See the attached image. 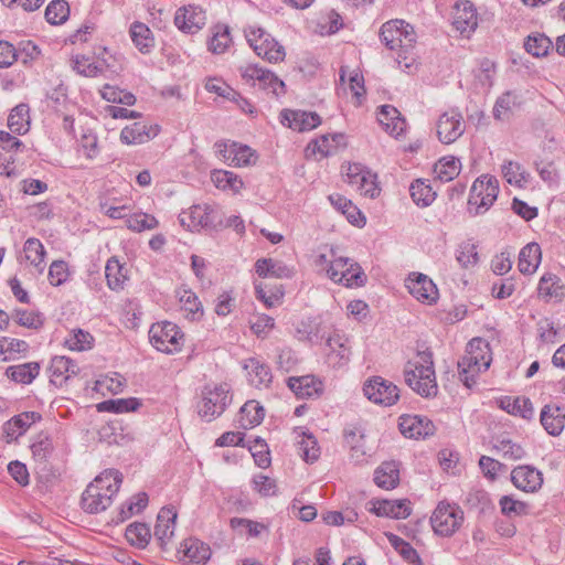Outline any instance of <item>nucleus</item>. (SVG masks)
Returning <instances> with one entry per match:
<instances>
[{
	"mask_svg": "<svg viewBox=\"0 0 565 565\" xmlns=\"http://www.w3.org/2000/svg\"><path fill=\"white\" fill-rule=\"evenodd\" d=\"M454 26L461 33L473 32L478 26V15L473 4L466 0L456 6Z\"/></svg>",
	"mask_w": 565,
	"mask_h": 565,
	"instance_id": "473e14b6",
	"label": "nucleus"
},
{
	"mask_svg": "<svg viewBox=\"0 0 565 565\" xmlns=\"http://www.w3.org/2000/svg\"><path fill=\"white\" fill-rule=\"evenodd\" d=\"M364 396L385 407L394 405L399 398V388L391 381L382 376H373L363 385Z\"/></svg>",
	"mask_w": 565,
	"mask_h": 565,
	"instance_id": "f8f14e48",
	"label": "nucleus"
},
{
	"mask_svg": "<svg viewBox=\"0 0 565 565\" xmlns=\"http://www.w3.org/2000/svg\"><path fill=\"white\" fill-rule=\"evenodd\" d=\"M49 371L50 383L60 387L71 377V374L77 373V365L68 356L56 355L52 358Z\"/></svg>",
	"mask_w": 565,
	"mask_h": 565,
	"instance_id": "c85d7f7f",
	"label": "nucleus"
},
{
	"mask_svg": "<svg viewBox=\"0 0 565 565\" xmlns=\"http://www.w3.org/2000/svg\"><path fill=\"white\" fill-rule=\"evenodd\" d=\"M513 486L526 493H535L543 486V473L531 465H520L511 471Z\"/></svg>",
	"mask_w": 565,
	"mask_h": 565,
	"instance_id": "6ab92c4d",
	"label": "nucleus"
},
{
	"mask_svg": "<svg viewBox=\"0 0 565 565\" xmlns=\"http://www.w3.org/2000/svg\"><path fill=\"white\" fill-rule=\"evenodd\" d=\"M141 405V399L138 397L110 398L98 403L96 408L98 412L124 414L136 412Z\"/></svg>",
	"mask_w": 565,
	"mask_h": 565,
	"instance_id": "de8ad7c7",
	"label": "nucleus"
},
{
	"mask_svg": "<svg viewBox=\"0 0 565 565\" xmlns=\"http://www.w3.org/2000/svg\"><path fill=\"white\" fill-rule=\"evenodd\" d=\"M409 192L412 200L417 206L427 207L436 199V192L431 189L430 184L423 179L415 180L409 186Z\"/></svg>",
	"mask_w": 565,
	"mask_h": 565,
	"instance_id": "5fc2aeb1",
	"label": "nucleus"
},
{
	"mask_svg": "<svg viewBox=\"0 0 565 565\" xmlns=\"http://www.w3.org/2000/svg\"><path fill=\"white\" fill-rule=\"evenodd\" d=\"M540 420L547 434L558 436L565 428V411L558 405L547 404L541 411Z\"/></svg>",
	"mask_w": 565,
	"mask_h": 565,
	"instance_id": "7c9ffc66",
	"label": "nucleus"
},
{
	"mask_svg": "<svg viewBox=\"0 0 565 565\" xmlns=\"http://www.w3.org/2000/svg\"><path fill=\"white\" fill-rule=\"evenodd\" d=\"M232 157L230 166L247 167L256 162L257 153L247 145L232 141Z\"/></svg>",
	"mask_w": 565,
	"mask_h": 565,
	"instance_id": "0e129e2a",
	"label": "nucleus"
},
{
	"mask_svg": "<svg viewBox=\"0 0 565 565\" xmlns=\"http://www.w3.org/2000/svg\"><path fill=\"white\" fill-rule=\"evenodd\" d=\"M461 170V162L455 157H444L435 164V173L441 182L452 181Z\"/></svg>",
	"mask_w": 565,
	"mask_h": 565,
	"instance_id": "052dcab7",
	"label": "nucleus"
},
{
	"mask_svg": "<svg viewBox=\"0 0 565 565\" xmlns=\"http://www.w3.org/2000/svg\"><path fill=\"white\" fill-rule=\"evenodd\" d=\"M149 342L159 352L166 354L179 353L184 345V333L171 321H158L149 329Z\"/></svg>",
	"mask_w": 565,
	"mask_h": 565,
	"instance_id": "423d86ee",
	"label": "nucleus"
},
{
	"mask_svg": "<svg viewBox=\"0 0 565 565\" xmlns=\"http://www.w3.org/2000/svg\"><path fill=\"white\" fill-rule=\"evenodd\" d=\"M380 39L388 50L395 52L398 68L409 71L416 62L414 28L404 20H391L381 26Z\"/></svg>",
	"mask_w": 565,
	"mask_h": 565,
	"instance_id": "f257e3e1",
	"label": "nucleus"
},
{
	"mask_svg": "<svg viewBox=\"0 0 565 565\" xmlns=\"http://www.w3.org/2000/svg\"><path fill=\"white\" fill-rule=\"evenodd\" d=\"M537 292L545 302L559 303L565 299V285L557 275L545 273L539 280Z\"/></svg>",
	"mask_w": 565,
	"mask_h": 565,
	"instance_id": "b1692460",
	"label": "nucleus"
},
{
	"mask_svg": "<svg viewBox=\"0 0 565 565\" xmlns=\"http://www.w3.org/2000/svg\"><path fill=\"white\" fill-rule=\"evenodd\" d=\"M334 282L347 288H361L366 285L367 276L361 265L349 257L348 265H345V268L340 273Z\"/></svg>",
	"mask_w": 565,
	"mask_h": 565,
	"instance_id": "58836bf2",
	"label": "nucleus"
},
{
	"mask_svg": "<svg viewBox=\"0 0 565 565\" xmlns=\"http://www.w3.org/2000/svg\"><path fill=\"white\" fill-rule=\"evenodd\" d=\"M125 537L131 546L138 550H145L150 543L152 533L146 522L136 521L127 526Z\"/></svg>",
	"mask_w": 565,
	"mask_h": 565,
	"instance_id": "a18cd8bd",
	"label": "nucleus"
},
{
	"mask_svg": "<svg viewBox=\"0 0 565 565\" xmlns=\"http://www.w3.org/2000/svg\"><path fill=\"white\" fill-rule=\"evenodd\" d=\"M498 194V179L490 174H483L471 185L468 199L469 209L476 206V215L484 213L495 202Z\"/></svg>",
	"mask_w": 565,
	"mask_h": 565,
	"instance_id": "9b49d317",
	"label": "nucleus"
},
{
	"mask_svg": "<svg viewBox=\"0 0 565 565\" xmlns=\"http://www.w3.org/2000/svg\"><path fill=\"white\" fill-rule=\"evenodd\" d=\"M348 258L349 257L340 254L338 247L331 246L329 259L327 254H320V266L327 263L323 269L326 270L327 277L334 282L340 273L345 268V265H348Z\"/></svg>",
	"mask_w": 565,
	"mask_h": 565,
	"instance_id": "8fccbe9b",
	"label": "nucleus"
},
{
	"mask_svg": "<svg viewBox=\"0 0 565 565\" xmlns=\"http://www.w3.org/2000/svg\"><path fill=\"white\" fill-rule=\"evenodd\" d=\"M159 127L147 125L143 122H134L122 128L120 132V141L124 145H141L154 138L159 134Z\"/></svg>",
	"mask_w": 565,
	"mask_h": 565,
	"instance_id": "a878e982",
	"label": "nucleus"
},
{
	"mask_svg": "<svg viewBox=\"0 0 565 565\" xmlns=\"http://www.w3.org/2000/svg\"><path fill=\"white\" fill-rule=\"evenodd\" d=\"M324 363L332 369H340L350 361L351 347L345 333L341 330H333L324 338V343L320 345Z\"/></svg>",
	"mask_w": 565,
	"mask_h": 565,
	"instance_id": "9d476101",
	"label": "nucleus"
},
{
	"mask_svg": "<svg viewBox=\"0 0 565 565\" xmlns=\"http://www.w3.org/2000/svg\"><path fill=\"white\" fill-rule=\"evenodd\" d=\"M501 171L505 181L516 188H524L530 181V173L516 161H505Z\"/></svg>",
	"mask_w": 565,
	"mask_h": 565,
	"instance_id": "603ef678",
	"label": "nucleus"
},
{
	"mask_svg": "<svg viewBox=\"0 0 565 565\" xmlns=\"http://www.w3.org/2000/svg\"><path fill=\"white\" fill-rule=\"evenodd\" d=\"M211 181L222 191H231L233 194H237L244 188L243 180L233 171L214 169L211 171Z\"/></svg>",
	"mask_w": 565,
	"mask_h": 565,
	"instance_id": "79ce46f5",
	"label": "nucleus"
},
{
	"mask_svg": "<svg viewBox=\"0 0 565 565\" xmlns=\"http://www.w3.org/2000/svg\"><path fill=\"white\" fill-rule=\"evenodd\" d=\"M348 146L347 135L343 132H326L320 135V154L324 157L337 154Z\"/></svg>",
	"mask_w": 565,
	"mask_h": 565,
	"instance_id": "864d4df0",
	"label": "nucleus"
},
{
	"mask_svg": "<svg viewBox=\"0 0 565 565\" xmlns=\"http://www.w3.org/2000/svg\"><path fill=\"white\" fill-rule=\"evenodd\" d=\"M180 558L193 565H204L211 558V547L209 544L196 537L184 539L178 548Z\"/></svg>",
	"mask_w": 565,
	"mask_h": 565,
	"instance_id": "4be33fe9",
	"label": "nucleus"
},
{
	"mask_svg": "<svg viewBox=\"0 0 565 565\" xmlns=\"http://www.w3.org/2000/svg\"><path fill=\"white\" fill-rule=\"evenodd\" d=\"M178 512L173 505H166L160 509L153 530V536L161 551L167 547L174 536Z\"/></svg>",
	"mask_w": 565,
	"mask_h": 565,
	"instance_id": "f3484780",
	"label": "nucleus"
},
{
	"mask_svg": "<svg viewBox=\"0 0 565 565\" xmlns=\"http://www.w3.org/2000/svg\"><path fill=\"white\" fill-rule=\"evenodd\" d=\"M522 105V97L515 90H507L500 95L493 106L492 115L495 120H508Z\"/></svg>",
	"mask_w": 565,
	"mask_h": 565,
	"instance_id": "2f4dec72",
	"label": "nucleus"
},
{
	"mask_svg": "<svg viewBox=\"0 0 565 565\" xmlns=\"http://www.w3.org/2000/svg\"><path fill=\"white\" fill-rule=\"evenodd\" d=\"M297 439V447L300 457L307 463H313L318 460V439L312 431L305 426H297L292 429Z\"/></svg>",
	"mask_w": 565,
	"mask_h": 565,
	"instance_id": "bb28decb",
	"label": "nucleus"
},
{
	"mask_svg": "<svg viewBox=\"0 0 565 565\" xmlns=\"http://www.w3.org/2000/svg\"><path fill=\"white\" fill-rule=\"evenodd\" d=\"M499 406L512 416L523 419H532L534 416V407L530 398L525 396H503L499 399Z\"/></svg>",
	"mask_w": 565,
	"mask_h": 565,
	"instance_id": "72a5a7b5",
	"label": "nucleus"
},
{
	"mask_svg": "<svg viewBox=\"0 0 565 565\" xmlns=\"http://www.w3.org/2000/svg\"><path fill=\"white\" fill-rule=\"evenodd\" d=\"M205 11L198 4L183 6L174 14V25L185 34L198 33L205 25Z\"/></svg>",
	"mask_w": 565,
	"mask_h": 565,
	"instance_id": "dca6fc26",
	"label": "nucleus"
},
{
	"mask_svg": "<svg viewBox=\"0 0 565 565\" xmlns=\"http://www.w3.org/2000/svg\"><path fill=\"white\" fill-rule=\"evenodd\" d=\"M122 475L116 469H107L98 475L83 491L81 508L88 514H98L107 510L117 495Z\"/></svg>",
	"mask_w": 565,
	"mask_h": 565,
	"instance_id": "f03ea898",
	"label": "nucleus"
},
{
	"mask_svg": "<svg viewBox=\"0 0 565 565\" xmlns=\"http://www.w3.org/2000/svg\"><path fill=\"white\" fill-rule=\"evenodd\" d=\"M29 349L30 345L24 340L0 337V360L3 362L15 360L20 354H26Z\"/></svg>",
	"mask_w": 565,
	"mask_h": 565,
	"instance_id": "3c124183",
	"label": "nucleus"
},
{
	"mask_svg": "<svg viewBox=\"0 0 565 565\" xmlns=\"http://www.w3.org/2000/svg\"><path fill=\"white\" fill-rule=\"evenodd\" d=\"M369 511L377 516L391 519H406L412 513L411 502L408 500H372Z\"/></svg>",
	"mask_w": 565,
	"mask_h": 565,
	"instance_id": "5701e85b",
	"label": "nucleus"
},
{
	"mask_svg": "<svg viewBox=\"0 0 565 565\" xmlns=\"http://www.w3.org/2000/svg\"><path fill=\"white\" fill-rule=\"evenodd\" d=\"M463 522V511L457 503L440 501L435 508L430 524L436 535L449 537L454 535Z\"/></svg>",
	"mask_w": 565,
	"mask_h": 565,
	"instance_id": "6e6552de",
	"label": "nucleus"
},
{
	"mask_svg": "<svg viewBox=\"0 0 565 565\" xmlns=\"http://www.w3.org/2000/svg\"><path fill=\"white\" fill-rule=\"evenodd\" d=\"M232 43L230 28L226 24H216L209 40V50L214 54L226 52Z\"/></svg>",
	"mask_w": 565,
	"mask_h": 565,
	"instance_id": "680f3d73",
	"label": "nucleus"
},
{
	"mask_svg": "<svg viewBox=\"0 0 565 565\" xmlns=\"http://www.w3.org/2000/svg\"><path fill=\"white\" fill-rule=\"evenodd\" d=\"M245 447L250 452L257 467L266 469L270 466V451L265 439L258 436L249 437L245 440Z\"/></svg>",
	"mask_w": 565,
	"mask_h": 565,
	"instance_id": "09e8293b",
	"label": "nucleus"
},
{
	"mask_svg": "<svg viewBox=\"0 0 565 565\" xmlns=\"http://www.w3.org/2000/svg\"><path fill=\"white\" fill-rule=\"evenodd\" d=\"M406 288L409 294L424 305H434L439 298V291L435 282L425 274L412 273L406 279Z\"/></svg>",
	"mask_w": 565,
	"mask_h": 565,
	"instance_id": "2eb2a0df",
	"label": "nucleus"
},
{
	"mask_svg": "<svg viewBox=\"0 0 565 565\" xmlns=\"http://www.w3.org/2000/svg\"><path fill=\"white\" fill-rule=\"evenodd\" d=\"M181 309L185 312V318L191 321H199L203 317V306L198 295L189 288L178 291Z\"/></svg>",
	"mask_w": 565,
	"mask_h": 565,
	"instance_id": "37998d69",
	"label": "nucleus"
},
{
	"mask_svg": "<svg viewBox=\"0 0 565 565\" xmlns=\"http://www.w3.org/2000/svg\"><path fill=\"white\" fill-rule=\"evenodd\" d=\"M265 408L256 401H247L237 414V425L242 429L254 428L264 420Z\"/></svg>",
	"mask_w": 565,
	"mask_h": 565,
	"instance_id": "c9c22d12",
	"label": "nucleus"
},
{
	"mask_svg": "<svg viewBox=\"0 0 565 565\" xmlns=\"http://www.w3.org/2000/svg\"><path fill=\"white\" fill-rule=\"evenodd\" d=\"M129 35L135 47L141 54H149L154 49L156 42L154 36L150 28L139 21H135L130 24Z\"/></svg>",
	"mask_w": 565,
	"mask_h": 565,
	"instance_id": "f704fd0d",
	"label": "nucleus"
},
{
	"mask_svg": "<svg viewBox=\"0 0 565 565\" xmlns=\"http://www.w3.org/2000/svg\"><path fill=\"white\" fill-rule=\"evenodd\" d=\"M30 448L33 459L40 463L46 462L54 451L53 440L45 433L36 435Z\"/></svg>",
	"mask_w": 565,
	"mask_h": 565,
	"instance_id": "bf43d9fd",
	"label": "nucleus"
},
{
	"mask_svg": "<svg viewBox=\"0 0 565 565\" xmlns=\"http://www.w3.org/2000/svg\"><path fill=\"white\" fill-rule=\"evenodd\" d=\"M30 108L21 103L14 106L8 117V127L15 135H25L30 130Z\"/></svg>",
	"mask_w": 565,
	"mask_h": 565,
	"instance_id": "49530a36",
	"label": "nucleus"
},
{
	"mask_svg": "<svg viewBox=\"0 0 565 565\" xmlns=\"http://www.w3.org/2000/svg\"><path fill=\"white\" fill-rule=\"evenodd\" d=\"M279 122L292 131H310L318 127V113L284 108L279 113Z\"/></svg>",
	"mask_w": 565,
	"mask_h": 565,
	"instance_id": "a211bd4d",
	"label": "nucleus"
},
{
	"mask_svg": "<svg viewBox=\"0 0 565 565\" xmlns=\"http://www.w3.org/2000/svg\"><path fill=\"white\" fill-rule=\"evenodd\" d=\"M287 385L300 398L318 394L315 375L291 376L288 379Z\"/></svg>",
	"mask_w": 565,
	"mask_h": 565,
	"instance_id": "4d7b16f0",
	"label": "nucleus"
},
{
	"mask_svg": "<svg viewBox=\"0 0 565 565\" xmlns=\"http://www.w3.org/2000/svg\"><path fill=\"white\" fill-rule=\"evenodd\" d=\"M73 70L85 77L94 78L103 74L104 68L102 65L94 62L90 57L85 55H75L72 60Z\"/></svg>",
	"mask_w": 565,
	"mask_h": 565,
	"instance_id": "774afa93",
	"label": "nucleus"
},
{
	"mask_svg": "<svg viewBox=\"0 0 565 565\" xmlns=\"http://www.w3.org/2000/svg\"><path fill=\"white\" fill-rule=\"evenodd\" d=\"M232 403V394L227 384L205 385L198 405L199 416L206 423L218 418Z\"/></svg>",
	"mask_w": 565,
	"mask_h": 565,
	"instance_id": "39448f33",
	"label": "nucleus"
},
{
	"mask_svg": "<svg viewBox=\"0 0 565 565\" xmlns=\"http://www.w3.org/2000/svg\"><path fill=\"white\" fill-rule=\"evenodd\" d=\"M25 258L36 268L43 270L45 248L39 238L30 237L24 242Z\"/></svg>",
	"mask_w": 565,
	"mask_h": 565,
	"instance_id": "338daca9",
	"label": "nucleus"
},
{
	"mask_svg": "<svg viewBox=\"0 0 565 565\" xmlns=\"http://www.w3.org/2000/svg\"><path fill=\"white\" fill-rule=\"evenodd\" d=\"M105 276L108 288L113 291H120L128 280V269L118 257L111 256L106 263Z\"/></svg>",
	"mask_w": 565,
	"mask_h": 565,
	"instance_id": "4c0bfd02",
	"label": "nucleus"
},
{
	"mask_svg": "<svg viewBox=\"0 0 565 565\" xmlns=\"http://www.w3.org/2000/svg\"><path fill=\"white\" fill-rule=\"evenodd\" d=\"M552 46L551 39L543 33L530 34L524 42L525 51L535 57L547 55Z\"/></svg>",
	"mask_w": 565,
	"mask_h": 565,
	"instance_id": "e2e57ef3",
	"label": "nucleus"
},
{
	"mask_svg": "<svg viewBox=\"0 0 565 565\" xmlns=\"http://www.w3.org/2000/svg\"><path fill=\"white\" fill-rule=\"evenodd\" d=\"M386 537L405 562L412 565H423L419 554L408 542L393 533H387Z\"/></svg>",
	"mask_w": 565,
	"mask_h": 565,
	"instance_id": "6e6d98bb",
	"label": "nucleus"
},
{
	"mask_svg": "<svg viewBox=\"0 0 565 565\" xmlns=\"http://www.w3.org/2000/svg\"><path fill=\"white\" fill-rule=\"evenodd\" d=\"M377 120L383 129L391 136L398 138L406 130V120L399 110L392 105H382L377 113Z\"/></svg>",
	"mask_w": 565,
	"mask_h": 565,
	"instance_id": "393cba45",
	"label": "nucleus"
},
{
	"mask_svg": "<svg viewBox=\"0 0 565 565\" xmlns=\"http://www.w3.org/2000/svg\"><path fill=\"white\" fill-rule=\"evenodd\" d=\"M241 75L246 83L265 90L279 98L286 94V84L273 71L259 64H248L241 67Z\"/></svg>",
	"mask_w": 565,
	"mask_h": 565,
	"instance_id": "1a4fd4ad",
	"label": "nucleus"
},
{
	"mask_svg": "<svg viewBox=\"0 0 565 565\" xmlns=\"http://www.w3.org/2000/svg\"><path fill=\"white\" fill-rule=\"evenodd\" d=\"M542 259L541 247L537 243H529L519 253L518 268L522 274H534Z\"/></svg>",
	"mask_w": 565,
	"mask_h": 565,
	"instance_id": "a19ab883",
	"label": "nucleus"
},
{
	"mask_svg": "<svg viewBox=\"0 0 565 565\" xmlns=\"http://www.w3.org/2000/svg\"><path fill=\"white\" fill-rule=\"evenodd\" d=\"M374 482L377 487L391 490L399 482V465L397 461H384L374 471Z\"/></svg>",
	"mask_w": 565,
	"mask_h": 565,
	"instance_id": "ea45409f",
	"label": "nucleus"
},
{
	"mask_svg": "<svg viewBox=\"0 0 565 565\" xmlns=\"http://www.w3.org/2000/svg\"><path fill=\"white\" fill-rule=\"evenodd\" d=\"M70 17V6L65 0H52L45 9V20L52 25L63 24Z\"/></svg>",
	"mask_w": 565,
	"mask_h": 565,
	"instance_id": "69168bd1",
	"label": "nucleus"
},
{
	"mask_svg": "<svg viewBox=\"0 0 565 565\" xmlns=\"http://www.w3.org/2000/svg\"><path fill=\"white\" fill-rule=\"evenodd\" d=\"M258 46H260V50H255L254 52L269 63L276 64L282 62L286 57L284 45H281L270 33L266 34V36L258 43Z\"/></svg>",
	"mask_w": 565,
	"mask_h": 565,
	"instance_id": "c03bdc74",
	"label": "nucleus"
},
{
	"mask_svg": "<svg viewBox=\"0 0 565 565\" xmlns=\"http://www.w3.org/2000/svg\"><path fill=\"white\" fill-rule=\"evenodd\" d=\"M40 370V362L31 361L8 366L6 376L17 384L29 385L39 376Z\"/></svg>",
	"mask_w": 565,
	"mask_h": 565,
	"instance_id": "e433bc0d",
	"label": "nucleus"
},
{
	"mask_svg": "<svg viewBox=\"0 0 565 565\" xmlns=\"http://www.w3.org/2000/svg\"><path fill=\"white\" fill-rule=\"evenodd\" d=\"M405 383L424 398H434L438 394V384L434 367L433 353L429 350L417 352L404 366Z\"/></svg>",
	"mask_w": 565,
	"mask_h": 565,
	"instance_id": "7ed1b4c3",
	"label": "nucleus"
},
{
	"mask_svg": "<svg viewBox=\"0 0 565 565\" xmlns=\"http://www.w3.org/2000/svg\"><path fill=\"white\" fill-rule=\"evenodd\" d=\"M94 337L90 332L81 328L73 329L64 341L65 347L71 351H88L94 345Z\"/></svg>",
	"mask_w": 565,
	"mask_h": 565,
	"instance_id": "13d9d810",
	"label": "nucleus"
},
{
	"mask_svg": "<svg viewBox=\"0 0 565 565\" xmlns=\"http://www.w3.org/2000/svg\"><path fill=\"white\" fill-rule=\"evenodd\" d=\"M243 367L247 371L249 383L256 388L268 387L273 382L269 365L257 358H248L245 360Z\"/></svg>",
	"mask_w": 565,
	"mask_h": 565,
	"instance_id": "c756f323",
	"label": "nucleus"
},
{
	"mask_svg": "<svg viewBox=\"0 0 565 565\" xmlns=\"http://www.w3.org/2000/svg\"><path fill=\"white\" fill-rule=\"evenodd\" d=\"M345 445L350 449V459L356 463L366 462L369 456L365 448V430L359 424L348 425L343 430Z\"/></svg>",
	"mask_w": 565,
	"mask_h": 565,
	"instance_id": "412c9836",
	"label": "nucleus"
},
{
	"mask_svg": "<svg viewBox=\"0 0 565 565\" xmlns=\"http://www.w3.org/2000/svg\"><path fill=\"white\" fill-rule=\"evenodd\" d=\"M178 220L182 227L192 233L201 230L218 231L223 227V221L216 210L207 203L192 205L189 210L182 211Z\"/></svg>",
	"mask_w": 565,
	"mask_h": 565,
	"instance_id": "0eeeda50",
	"label": "nucleus"
},
{
	"mask_svg": "<svg viewBox=\"0 0 565 565\" xmlns=\"http://www.w3.org/2000/svg\"><path fill=\"white\" fill-rule=\"evenodd\" d=\"M41 419L42 415L39 412H22L18 415H14L12 418L4 423L3 433L10 439H18L28 430V428H30L33 424L40 422Z\"/></svg>",
	"mask_w": 565,
	"mask_h": 565,
	"instance_id": "cd10ccee",
	"label": "nucleus"
},
{
	"mask_svg": "<svg viewBox=\"0 0 565 565\" xmlns=\"http://www.w3.org/2000/svg\"><path fill=\"white\" fill-rule=\"evenodd\" d=\"M491 361L490 344L481 338L471 339L458 361V373L463 385L468 388L476 385L479 374L490 367Z\"/></svg>",
	"mask_w": 565,
	"mask_h": 565,
	"instance_id": "20e7f679",
	"label": "nucleus"
},
{
	"mask_svg": "<svg viewBox=\"0 0 565 565\" xmlns=\"http://www.w3.org/2000/svg\"><path fill=\"white\" fill-rule=\"evenodd\" d=\"M347 181L361 195L375 199L381 193L377 175L362 164L352 163L348 167Z\"/></svg>",
	"mask_w": 565,
	"mask_h": 565,
	"instance_id": "ddd939ff",
	"label": "nucleus"
},
{
	"mask_svg": "<svg viewBox=\"0 0 565 565\" xmlns=\"http://www.w3.org/2000/svg\"><path fill=\"white\" fill-rule=\"evenodd\" d=\"M463 117L458 109H449L443 113L436 124L437 136L440 142L450 145L465 132Z\"/></svg>",
	"mask_w": 565,
	"mask_h": 565,
	"instance_id": "4468645a",
	"label": "nucleus"
},
{
	"mask_svg": "<svg viewBox=\"0 0 565 565\" xmlns=\"http://www.w3.org/2000/svg\"><path fill=\"white\" fill-rule=\"evenodd\" d=\"M399 431L407 438H426L434 435V423L422 415H402L398 419Z\"/></svg>",
	"mask_w": 565,
	"mask_h": 565,
	"instance_id": "aec40b11",
	"label": "nucleus"
}]
</instances>
